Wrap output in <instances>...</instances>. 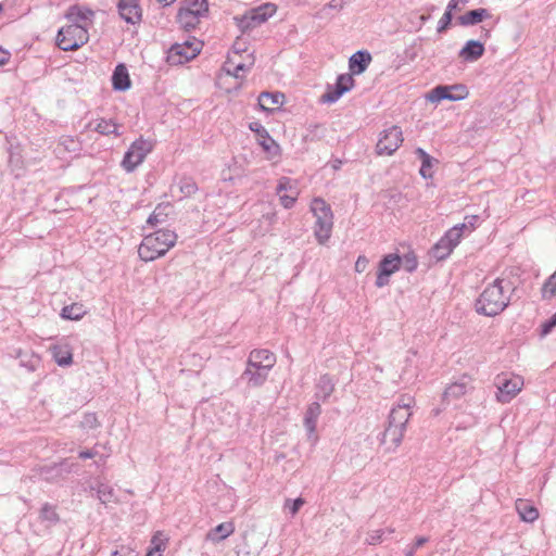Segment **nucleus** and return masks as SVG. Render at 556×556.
I'll list each match as a JSON object with an SVG mask.
<instances>
[{"label":"nucleus","instance_id":"obj_1","mask_svg":"<svg viewBox=\"0 0 556 556\" xmlns=\"http://www.w3.org/2000/svg\"><path fill=\"white\" fill-rule=\"evenodd\" d=\"M413 404L414 397L405 394L399 397L396 405L391 409L388 425L379 439L382 445H387V451H395L402 443Z\"/></svg>","mask_w":556,"mask_h":556},{"label":"nucleus","instance_id":"obj_2","mask_svg":"<svg viewBox=\"0 0 556 556\" xmlns=\"http://www.w3.org/2000/svg\"><path fill=\"white\" fill-rule=\"evenodd\" d=\"M513 292L514 287L509 280L496 278L483 289L476 300V312L488 317L501 314L509 305Z\"/></svg>","mask_w":556,"mask_h":556},{"label":"nucleus","instance_id":"obj_3","mask_svg":"<svg viewBox=\"0 0 556 556\" xmlns=\"http://www.w3.org/2000/svg\"><path fill=\"white\" fill-rule=\"evenodd\" d=\"M254 63L253 52H248L245 42L238 38L227 55L222 72L215 78V86L224 87L225 80L232 79L231 74L238 76L240 72H248Z\"/></svg>","mask_w":556,"mask_h":556},{"label":"nucleus","instance_id":"obj_4","mask_svg":"<svg viewBox=\"0 0 556 556\" xmlns=\"http://www.w3.org/2000/svg\"><path fill=\"white\" fill-rule=\"evenodd\" d=\"M177 235L169 229H159L143 237L138 255L141 261L148 263L164 256L176 243Z\"/></svg>","mask_w":556,"mask_h":556},{"label":"nucleus","instance_id":"obj_5","mask_svg":"<svg viewBox=\"0 0 556 556\" xmlns=\"http://www.w3.org/2000/svg\"><path fill=\"white\" fill-rule=\"evenodd\" d=\"M311 212L316 218L314 233L320 244H325L332 231L333 227V214L331 207L321 198L313 199L311 203Z\"/></svg>","mask_w":556,"mask_h":556},{"label":"nucleus","instance_id":"obj_6","mask_svg":"<svg viewBox=\"0 0 556 556\" xmlns=\"http://www.w3.org/2000/svg\"><path fill=\"white\" fill-rule=\"evenodd\" d=\"M89 40L88 29L80 24H70L59 29L55 42L63 51H76Z\"/></svg>","mask_w":556,"mask_h":556},{"label":"nucleus","instance_id":"obj_7","mask_svg":"<svg viewBox=\"0 0 556 556\" xmlns=\"http://www.w3.org/2000/svg\"><path fill=\"white\" fill-rule=\"evenodd\" d=\"M153 142L140 136L131 142L122 160V167L126 173H132L153 150Z\"/></svg>","mask_w":556,"mask_h":556},{"label":"nucleus","instance_id":"obj_8","mask_svg":"<svg viewBox=\"0 0 556 556\" xmlns=\"http://www.w3.org/2000/svg\"><path fill=\"white\" fill-rule=\"evenodd\" d=\"M203 41L193 40L174 43L168 51V61L172 64H184L194 59L201 51Z\"/></svg>","mask_w":556,"mask_h":556},{"label":"nucleus","instance_id":"obj_9","mask_svg":"<svg viewBox=\"0 0 556 556\" xmlns=\"http://www.w3.org/2000/svg\"><path fill=\"white\" fill-rule=\"evenodd\" d=\"M469 91L465 85L456 84L452 86L439 85L434 87L426 96L427 100L432 103H438L442 100L459 101L468 97Z\"/></svg>","mask_w":556,"mask_h":556},{"label":"nucleus","instance_id":"obj_10","mask_svg":"<svg viewBox=\"0 0 556 556\" xmlns=\"http://www.w3.org/2000/svg\"><path fill=\"white\" fill-rule=\"evenodd\" d=\"M522 386L523 380L520 376H514L511 378H508L506 375L497 376V401L501 403L510 402L521 391Z\"/></svg>","mask_w":556,"mask_h":556},{"label":"nucleus","instance_id":"obj_11","mask_svg":"<svg viewBox=\"0 0 556 556\" xmlns=\"http://www.w3.org/2000/svg\"><path fill=\"white\" fill-rule=\"evenodd\" d=\"M402 142L403 135L401 128L399 126H391L380 134L376 151L379 155H391L400 148Z\"/></svg>","mask_w":556,"mask_h":556},{"label":"nucleus","instance_id":"obj_12","mask_svg":"<svg viewBox=\"0 0 556 556\" xmlns=\"http://www.w3.org/2000/svg\"><path fill=\"white\" fill-rule=\"evenodd\" d=\"M270 370L271 368L257 365L252 358L248 357L247 367L241 375V380L245 381L250 388H258L265 383Z\"/></svg>","mask_w":556,"mask_h":556},{"label":"nucleus","instance_id":"obj_13","mask_svg":"<svg viewBox=\"0 0 556 556\" xmlns=\"http://www.w3.org/2000/svg\"><path fill=\"white\" fill-rule=\"evenodd\" d=\"M353 87V76L351 74H341L338 76L334 86L328 85L326 92L321 96V101L324 103H334Z\"/></svg>","mask_w":556,"mask_h":556},{"label":"nucleus","instance_id":"obj_14","mask_svg":"<svg viewBox=\"0 0 556 556\" xmlns=\"http://www.w3.org/2000/svg\"><path fill=\"white\" fill-rule=\"evenodd\" d=\"M402 258L397 254H388L379 263L376 286L382 288L389 283V277L401 267Z\"/></svg>","mask_w":556,"mask_h":556},{"label":"nucleus","instance_id":"obj_15","mask_svg":"<svg viewBox=\"0 0 556 556\" xmlns=\"http://www.w3.org/2000/svg\"><path fill=\"white\" fill-rule=\"evenodd\" d=\"M72 464H68L67 460H63L58 464L41 467L40 475L46 481L56 482L63 479L65 475L72 472Z\"/></svg>","mask_w":556,"mask_h":556},{"label":"nucleus","instance_id":"obj_16","mask_svg":"<svg viewBox=\"0 0 556 556\" xmlns=\"http://www.w3.org/2000/svg\"><path fill=\"white\" fill-rule=\"evenodd\" d=\"M470 379L464 376L459 381L450 384L443 393V402L450 404L451 402L460 399L469 389Z\"/></svg>","mask_w":556,"mask_h":556},{"label":"nucleus","instance_id":"obj_17","mask_svg":"<svg viewBox=\"0 0 556 556\" xmlns=\"http://www.w3.org/2000/svg\"><path fill=\"white\" fill-rule=\"evenodd\" d=\"M484 46L480 40H468L460 49L458 56L465 62H476L484 53Z\"/></svg>","mask_w":556,"mask_h":556},{"label":"nucleus","instance_id":"obj_18","mask_svg":"<svg viewBox=\"0 0 556 556\" xmlns=\"http://www.w3.org/2000/svg\"><path fill=\"white\" fill-rule=\"evenodd\" d=\"M112 87L115 91H126L131 87L129 73L124 63L117 64L113 71Z\"/></svg>","mask_w":556,"mask_h":556},{"label":"nucleus","instance_id":"obj_19","mask_svg":"<svg viewBox=\"0 0 556 556\" xmlns=\"http://www.w3.org/2000/svg\"><path fill=\"white\" fill-rule=\"evenodd\" d=\"M371 62V54L366 50H359L351 55L349 67L351 75H359L364 73Z\"/></svg>","mask_w":556,"mask_h":556},{"label":"nucleus","instance_id":"obj_20","mask_svg":"<svg viewBox=\"0 0 556 556\" xmlns=\"http://www.w3.org/2000/svg\"><path fill=\"white\" fill-rule=\"evenodd\" d=\"M490 17L491 13L489 12V10L484 8H479L470 10L463 15H459L457 17V23L460 26H473Z\"/></svg>","mask_w":556,"mask_h":556},{"label":"nucleus","instance_id":"obj_21","mask_svg":"<svg viewBox=\"0 0 556 556\" xmlns=\"http://www.w3.org/2000/svg\"><path fill=\"white\" fill-rule=\"evenodd\" d=\"M233 21L242 33L251 30L264 23L263 21H261L260 15L254 13L252 9L243 15L235 16Z\"/></svg>","mask_w":556,"mask_h":556},{"label":"nucleus","instance_id":"obj_22","mask_svg":"<svg viewBox=\"0 0 556 556\" xmlns=\"http://www.w3.org/2000/svg\"><path fill=\"white\" fill-rule=\"evenodd\" d=\"M516 510L522 521L533 522L539 517V511L528 500L519 498L516 501Z\"/></svg>","mask_w":556,"mask_h":556},{"label":"nucleus","instance_id":"obj_23","mask_svg":"<svg viewBox=\"0 0 556 556\" xmlns=\"http://www.w3.org/2000/svg\"><path fill=\"white\" fill-rule=\"evenodd\" d=\"M118 14L127 24H139L142 20V9L139 2L125 3V10H118Z\"/></svg>","mask_w":556,"mask_h":556},{"label":"nucleus","instance_id":"obj_24","mask_svg":"<svg viewBox=\"0 0 556 556\" xmlns=\"http://www.w3.org/2000/svg\"><path fill=\"white\" fill-rule=\"evenodd\" d=\"M321 413V407L319 403L313 402L309 404V406L306 409L305 417H304V427L307 430L308 434H314L316 430V425L318 417Z\"/></svg>","mask_w":556,"mask_h":556},{"label":"nucleus","instance_id":"obj_25","mask_svg":"<svg viewBox=\"0 0 556 556\" xmlns=\"http://www.w3.org/2000/svg\"><path fill=\"white\" fill-rule=\"evenodd\" d=\"M200 16L195 11H188L180 8L177 13V22L187 31L194 29L197 25L200 23Z\"/></svg>","mask_w":556,"mask_h":556},{"label":"nucleus","instance_id":"obj_26","mask_svg":"<svg viewBox=\"0 0 556 556\" xmlns=\"http://www.w3.org/2000/svg\"><path fill=\"white\" fill-rule=\"evenodd\" d=\"M415 153L421 161L420 175L426 179L431 178L433 175L432 168L438 160L429 155L422 148H417Z\"/></svg>","mask_w":556,"mask_h":556},{"label":"nucleus","instance_id":"obj_27","mask_svg":"<svg viewBox=\"0 0 556 556\" xmlns=\"http://www.w3.org/2000/svg\"><path fill=\"white\" fill-rule=\"evenodd\" d=\"M249 357L257 365H264L268 368H273L276 364L275 354L266 349H255L250 352Z\"/></svg>","mask_w":556,"mask_h":556},{"label":"nucleus","instance_id":"obj_28","mask_svg":"<svg viewBox=\"0 0 556 556\" xmlns=\"http://www.w3.org/2000/svg\"><path fill=\"white\" fill-rule=\"evenodd\" d=\"M119 128L121 125L112 118H98L96 121L94 130L103 136L114 135L115 137H119L122 135Z\"/></svg>","mask_w":556,"mask_h":556},{"label":"nucleus","instance_id":"obj_29","mask_svg":"<svg viewBox=\"0 0 556 556\" xmlns=\"http://www.w3.org/2000/svg\"><path fill=\"white\" fill-rule=\"evenodd\" d=\"M90 489L96 491L97 498L103 505L117 501L114 489L108 483L99 482L96 486H91Z\"/></svg>","mask_w":556,"mask_h":556},{"label":"nucleus","instance_id":"obj_30","mask_svg":"<svg viewBox=\"0 0 556 556\" xmlns=\"http://www.w3.org/2000/svg\"><path fill=\"white\" fill-rule=\"evenodd\" d=\"M93 16V12L90 9L81 8L77 4L71 5L65 14V17L72 22V24H79V22L89 20Z\"/></svg>","mask_w":556,"mask_h":556},{"label":"nucleus","instance_id":"obj_31","mask_svg":"<svg viewBox=\"0 0 556 556\" xmlns=\"http://www.w3.org/2000/svg\"><path fill=\"white\" fill-rule=\"evenodd\" d=\"M86 313L87 311L83 304L73 303L71 305H65L62 308L60 316L67 320H79L86 315Z\"/></svg>","mask_w":556,"mask_h":556},{"label":"nucleus","instance_id":"obj_32","mask_svg":"<svg viewBox=\"0 0 556 556\" xmlns=\"http://www.w3.org/2000/svg\"><path fill=\"white\" fill-rule=\"evenodd\" d=\"M235 531L232 521H225L211 529V541L220 542L231 535Z\"/></svg>","mask_w":556,"mask_h":556},{"label":"nucleus","instance_id":"obj_33","mask_svg":"<svg viewBox=\"0 0 556 556\" xmlns=\"http://www.w3.org/2000/svg\"><path fill=\"white\" fill-rule=\"evenodd\" d=\"M283 94L279 92H262L258 97V104L263 110L270 111L274 110V105H279L282 103Z\"/></svg>","mask_w":556,"mask_h":556},{"label":"nucleus","instance_id":"obj_34","mask_svg":"<svg viewBox=\"0 0 556 556\" xmlns=\"http://www.w3.org/2000/svg\"><path fill=\"white\" fill-rule=\"evenodd\" d=\"M39 518L43 522H49L52 526H55L60 522V515L56 511V507L50 503H43L40 511Z\"/></svg>","mask_w":556,"mask_h":556},{"label":"nucleus","instance_id":"obj_35","mask_svg":"<svg viewBox=\"0 0 556 556\" xmlns=\"http://www.w3.org/2000/svg\"><path fill=\"white\" fill-rule=\"evenodd\" d=\"M180 192L179 199L189 198L198 191V185L191 177H181L177 182Z\"/></svg>","mask_w":556,"mask_h":556},{"label":"nucleus","instance_id":"obj_36","mask_svg":"<svg viewBox=\"0 0 556 556\" xmlns=\"http://www.w3.org/2000/svg\"><path fill=\"white\" fill-rule=\"evenodd\" d=\"M265 134L264 139L260 140V144L270 159H275L280 155L279 144L268 135L267 130L263 128Z\"/></svg>","mask_w":556,"mask_h":556},{"label":"nucleus","instance_id":"obj_37","mask_svg":"<svg viewBox=\"0 0 556 556\" xmlns=\"http://www.w3.org/2000/svg\"><path fill=\"white\" fill-rule=\"evenodd\" d=\"M52 356L54 362L61 367L70 366L73 363L72 352L62 346H54L52 349Z\"/></svg>","mask_w":556,"mask_h":556},{"label":"nucleus","instance_id":"obj_38","mask_svg":"<svg viewBox=\"0 0 556 556\" xmlns=\"http://www.w3.org/2000/svg\"><path fill=\"white\" fill-rule=\"evenodd\" d=\"M453 247L446 240L441 238L431 250L432 256L439 261L446 258L453 251Z\"/></svg>","mask_w":556,"mask_h":556},{"label":"nucleus","instance_id":"obj_39","mask_svg":"<svg viewBox=\"0 0 556 556\" xmlns=\"http://www.w3.org/2000/svg\"><path fill=\"white\" fill-rule=\"evenodd\" d=\"M317 389V397L326 400L328 396H330L334 389L331 378L328 375L321 376L318 380Z\"/></svg>","mask_w":556,"mask_h":556},{"label":"nucleus","instance_id":"obj_40","mask_svg":"<svg viewBox=\"0 0 556 556\" xmlns=\"http://www.w3.org/2000/svg\"><path fill=\"white\" fill-rule=\"evenodd\" d=\"M184 10L195 11L198 16L202 17L208 11L207 0H185Z\"/></svg>","mask_w":556,"mask_h":556},{"label":"nucleus","instance_id":"obj_41","mask_svg":"<svg viewBox=\"0 0 556 556\" xmlns=\"http://www.w3.org/2000/svg\"><path fill=\"white\" fill-rule=\"evenodd\" d=\"M252 10L254 11V13L260 15L261 21L265 23L269 17H271L276 13L277 5L271 2H266L256 8H253Z\"/></svg>","mask_w":556,"mask_h":556},{"label":"nucleus","instance_id":"obj_42","mask_svg":"<svg viewBox=\"0 0 556 556\" xmlns=\"http://www.w3.org/2000/svg\"><path fill=\"white\" fill-rule=\"evenodd\" d=\"M541 292L544 300L556 296V271L544 282Z\"/></svg>","mask_w":556,"mask_h":556},{"label":"nucleus","instance_id":"obj_43","mask_svg":"<svg viewBox=\"0 0 556 556\" xmlns=\"http://www.w3.org/2000/svg\"><path fill=\"white\" fill-rule=\"evenodd\" d=\"M298 187H296V184L290 179L289 177H281L279 180H278V185H277V188H276V193L278 195H280L282 192H291V193H296L298 191Z\"/></svg>","mask_w":556,"mask_h":556},{"label":"nucleus","instance_id":"obj_44","mask_svg":"<svg viewBox=\"0 0 556 556\" xmlns=\"http://www.w3.org/2000/svg\"><path fill=\"white\" fill-rule=\"evenodd\" d=\"M165 208L166 205L159 204L148 217L147 224L150 225L151 227L162 224L166 217V214L163 212Z\"/></svg>","mask_w":556,"mask_h":556},{"label":"nucleus","instance_id":"obj_45","mask_svg":"<svg viewBox=\"0 0 556 556\" xmlns=\"http://www.w3.org/2000/svg\"><path fill=\"white\" fill-rule=\"evenodd\" d=\"M100 426L96 413H86L80 420V428L84 430H92Z\"/></svg>","mask_w":556,"mask_h":556},{"label":"nucleus","instance_id":"obj_46","mask_svg":"<svg viewBox=\"0 0 556 556\" xmlns=\"http://www.w3.org/2000/svg\"><path fill=\"white\" fill-rule=\"evenodd\" d=\"M463 229L458 225L451 228L442 237L444 240H446L448 243L452 244L453 248H455L462 238Z\"/></svg>","mask_w":556,"mask_h":556},{"label":"nucleus","instance_id":"obj_47","mask_svg":"<svg viewBox=\"0 0 556 556\" xmlns=\"http://www.w3.org/2000/svg\"><path fill=\"white\" fill-rule=\"evenodd\" d=\"M304 504L305 500L303 497H298L295 500L287 498L285 501L283 508L288 509L291 516H295Z\"/></svg>","mask_w":556,"mask_h":556},{"label":"nucleus","instance_id":"obj_48","mask_svg":"<svg viewBox=\"0 0 556 556\" xmlns=\"http://www.w3.org/2000/svg\"><path fill=\"white\" fill-rule=\"evenodd\" d=\"M231 77H232V79L224 81V87H218V88L222 89V90H225V92H227V93H231L232 91H237L240 88V86H241V81L239 79L242 76L240 75V73H238V76L231 74Z\"/></svg>","mask_w":556,"mask_h":556},{"label":"nucleus","instance_id":"obj_49","mask_svg":"<svg viewBox=\"0 0 556 556\" xmlns=\"http://www.w3.org/2000/svg\"><path fill=\"white\" fill-rule=\"evenodd\" d=\"M167 544V538L163 535L161 531L155 532L151 539L152 548L159 551H165Z\"/></svg>","mask_w":556,"mask_h":556},{"label":"nucleus","instance_id":"obj_50","mask_svg":"<svg viewBox=\"0 0 556 556\" xmlns=\"http://www.w3.org/2000/svg\"><path fill=\"white\" fill-rule=\"evenodd\" d=\"M402 265L406 271L412 273L417 268L418 262L413 253H408L402 258Z\"/></svg>","mask_w":556,"mask_h":556},{"label":"nucleus","instance_id":"obj_51","mask_svg":"<svg viewBox=\"0 0 556 556\" xmlns=\"http://www.w3.org/2000/svg\"><path fill=\"white\" fill-rule=\"evenodd\" d=\"M452 20H453V14L450 11L445 10L444 14L438 22L437 31L439 34L446 31L452 23Z\"/></svg>","mask_w":556,"mask_h":556},{"label":"nucleus","instance_id":"obj_52","mask_svg":"<svg viewBox=\"0 0 556 556\" xmlns=\"http://www.w3.org/2000/svg\"><path fill=\"white\" fill-rule=\"evenodd\" d=\"M298 195H299V190L296 191V193L290 192L288 194H280L279 200H280L281 205L285 208H291L295 204Z\"/></svg>","mask_w":556,"mask_h":556},{"label":"nucleus","instance_id":"obj_53","mask_svg":"<svg viewBox=\"0 0 556 556\" xmlns=\"http://www.w3.org/2000/svg\"><path fill=\"white\" fill-rule=\"evenodd\" d=\"M39 362H40L39 356H37L33 353L27 361L21 358L20 365L27 368L29 371H34V370H36L37 366L39 365Z\"/></svg>","mask_w":556,"mask_h":556},{"label":"nucleus","instance_id":"obj_54","mask_svg":"<svg viewBox=\"0 0 556 556\" xmlns=\"http://www.w3.org/2000/svg\"><path fill=\"white\" fill-rule=\"evenodd\" d=\"M383 534H384V531L380 530V529L370 531L366 538V542L369 545H376L382 541Z\"/></svg>","mask_w":556,"mask_h":556},{"label":"nucleus","instance_id":"obj_55","mask_svg":"<svg viewBox=\"0 0 556 556\" xmlns=\"http://www.w3.org/2000/svg\"><path fill=\"white\" fill-rule=\"evenodd\" d=\"M478 220H479L478 215H469V216H466L464 223L458 224V226L462 227L463 230L464 229L473 230L476 228Z\"/></svg>","mask_w":556,"mask_h":556},{"label":"nucleus","instance_id":"obj_56","mask_svg":"<svg viewBox=\"0 0 556 556\" xmlns=\"http://www.w3.org/2000/svg\"><path fill=\"white\" fill-rule=\"evenodd\" d=\"M468 0H450L446 7V11H450L452 14L454 11H460Z\"/></svg>","mask_w":556,"mask_h":556},{"label":"nucleus","instance_id":"obj_57","mask_svg":"<svg viewBox=\"0 0 556 556\" xmlns=\"http://www.w3.org/2000/svg\"><path fill=\"white\" fill-rule=\"evenodd\" d=\"M61 144L65 147L67 151L75 152L77 150V141L72 137H62Z\"/></svg>","mask_w":556,"mask_h":556},{"label":"nucleus","instance_id":"obj_58","mask_svg":"<svg viewBox=\"0 0 556 556\" xmlns=\"http://www.w3.org/2000/svg\"><path fill=\"white\" fill-rule=\"evenodd\" d=\"M368 266V258L364 255H359L355 262V271L364 273Z\"/></svg>","mask_w":556,"mask_h":556},{"label":"nucleus","instance_id":"obj_59","mask_svg":"<svg viewBox=\"0 0 556 556\" xmlns=\"http://www.w3.org/2000/svg\"><path fill=\"white\" fill-rule=\"evenodd\" d=\"M98 455V451L96 448H91V450H86V451H80L78 453V457L80 459H88V458H93L94 456Z\"/></svg>","mask_w":556,"mask_h":556},{"label":"nucleus","instance_id":"obj_60","mask_svg":"<svg viewBox=\"0 0 556 556\" xmlns=\"http://www.w3.org/2000/svg\"><path fill=\"white\" fill-rule=\"evenodd\" d=\"M429 541V538L427 536H418L415 540V543L412 547L408 549H414V553L417 551V548L421 547L424 544H426Z\"/></svg>","mask_w":556,"mask_h":556},{"label":"nucleus","instance_id":"obj_61","mask_svg":"<svg viewBox=\"0 0 556 556\" xmlns=\"http://www.w3.org/2000/svg\"><path fill=\"white\" fill-rule=\"evenodd\" d=\"M117 556H136V552L135 549L130 548V547H122V551L119 552L118 551V555Z\"/></svg>","mask_w":556,"mask_h":556},{"label":"nucleus","instance_id":"obj_62","mask_svg":"<svg viewBox=\"0 0 556 556\" xmlns=\"http://www.w3.org/2000/svg\"><path fill=\"white\" fill-rule=\"evenodd\" d=\"M344 4V0H331L328 3V7L331 9H342Z\"/></svg>","mask_w":556,"mask_h":556},{"label":"nucleus","instance_id":"obj_63","mask_svg":"<svg viewBox=\"0 0 556 556\" xmlns=\"http://www.w3.org/2000/svg\"><path fill=\"white\" fill-rule=\"evenodd\" d=\"M554 328V325L551 324L549 320L545 321L543 325H542V333L543 334H547L548 332L552 331V329Z\"/></svg>","mask_w":556,"mask_h":556},{"label":"nucleus","instance_id":"obj_64","mask_svg":"<svg viewBox=\"0 0 556 556\" xmlns=\"http://www.w3.org/2000/svg\"><path fill=\"white\" fill-rule=\"evenodd\" d=\"M163 551L154 549L150 547L146 554V556H162Z\"/></svg>","mask_w":556,"mask_h":556}]
</instances>
